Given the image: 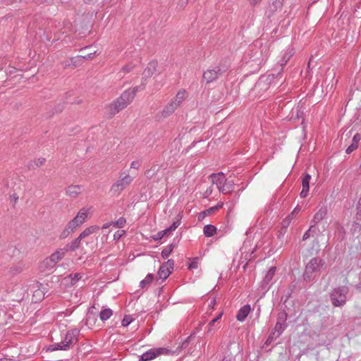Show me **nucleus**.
Here are the masks:
<instances>
[{
    "instance_id": "39",
    "label": "nucleus",
    "mask_w": 361,
    "mask_h": 361,
    "mask_svg": "<svg viewBox=\"0 0 361 361\" xmlns=\"http://www.w3.org/2000/svg\"><path fill=\"white\" fill-rule=\"evenodd\" d=\"M126 223V220L124 217H120L116 221L112 222V225L116 228H121L124 226Z\"/></svg>"
},
{
    "instance_id": "34",
    "label": "nucleus",
    "mask_w": 361,
    "mask_h": 361,
    "mask_svg": "<svg viewBox=\"0 0 361 361\" xmlns=\"http://www.w3.org/2000/svg\"><path fill=\"white\" fill-rule=\"evenodd\" d=\"M74 231L75 230L71 226L69 227V224H68L64 230L61 232L60 238L64 239L67 238L71 233L74 232Z\"/></svg>"
},
{
    "instance_id": "52",
    "label": "nucleus",
    "mask_w": 361,
    "mask_h": 361,
    "mask_svg": "<svg viewBox=\"0 0 361 361\" xmlns=\"http://www.w3.org/2000/svg\"><path fill=\"white\" fill-rule=\"evenodd\" d=\"M95 54H96V51L91 52V53H89L87 54L82 56V58L83 59V61L88 60V59H92L94 56Z\"/></svg>"
},
{
    "instance_id": "27",
    "label": "nucleus",
    "mask_w": 361,
    "mask_h": 361,
    "mask_svg": "<svg viewBox=\"0 0 361 361\" xmlns=\"http://www.w3.org/2000/svg\"><path fill=\"white\" fill-rule=\"evenodd\" d=\"M113 314V311L110 308H104L99 313V318L102 321H106Z\"/></svg>"
},
{
    "instance_id": "29",
    "label": "nucleus",
    "mask_w": 361,
    "mask_h": 361,
    "mask_svg": "<svg viewBox=\"0 0 361 361\" xmlns=\"http://www.w3.org/2000/svg\"><path fill=\"white\" fill-rule=\"evenodd\" d=\"M360 221H355L352 224V226L350 228V232L353 235L360 234L361 233V224H360Z\"/></svg>"
},
{
    "instance_id": "19",
    "label": "nucleus",
    "mask_w": 361,
    "mask_h": 361,
    "mask_svg": "<svg viewBox=\"0 0 361 361\" xmlns=\"http://www.w3.org/2000/svg\"><path fill=\"white\" fill-rule=\"evenodd\" d=\"M360 140H361V134L357 133L356 134L354 135L353 140H352V143L346 149L345 152L347 154H350L354 150H355L358 147V145H359V142Z\"/></svg>"
},
{
    "instance_id": "33",
    "label": "nucleus",
    "mask_w": 361,
    "mask_h": 361,
    "mask_svg": "<svg viewBox=\"0 0 361 361\" xmlns=\"http://www.w3.org/2000/svg\"><path fill=\"white\" fill-rule=\"evenodd\" d=\"M287 327V324H280L279 322H276L275 326L271 330L274 331L276 334H279V336H281L283 331Z\"/></svg>"
},
{
    "instance_id": "50",
    "label": "nucleus",
    "mask_w": 361,
    "mask_h": 361,
    "mask_svg": "<svg viewBox=\"0 0 361 361\" xmlns=\"http://www.w3.org/2000/svg\"><path fill=\"white\" fill-rule=\"evenodd\" d=\"M56 263L52 262V263L51 262H47V258L44 260V262H42V265L46 268V269H51V268H53L54 266H55Z\"/></svg>"
},
{
    "instance_id": "28",
    "label": "nucleus",
    "mask_w": 361,
    "mask_h": 361,
    "mask_svg": "<svg viewBox=\"0 0 361 361\" xmlns=\"http://www.w3.org/2000/svg\"><path fill=\"white\" fill-rule=\"evenodd\" d=\"M336 235L338 240L342 241L345 237V231L343 226L338 224L336 229Z\"/></svg>"
},
{
    "instance_id": "49",
    "label": "nucleus",
    "mask_w": 361,
    "mask_h": 361,
    "mask_svg": "<svg viewBox=\"0 0 361 361\" xmlns=\"http://www.w3.org/2000/svg\"><path fill=\"white\" fill-rule=\"evenodd\" d=\"M145 84L144 83V82H142L140 85L135 87L131 91H130V92H134V97H135L136 94V92L137 91L142 90L145 89Z\"/></svg>"
},
{
    "instance_id": "35",
    "label": "nucleus",
    "mask_w": 361,
    "mask_h": 361,
    "mask_svg": "<svg viewBox=\"0 0 361 361\" xmlns=\"http://www.w3.org/2000/svg\"><path fill=\"white\" fill-rule=\"evenodd\" d=\"M185 98V91H179L176 94L175 99L172 102H176V104L178 106Z\"/></svg>"
},
{
    "instance_id": "4",
    "label": "nucleus",
    "mask_w": 361,
    "mask_h": 361,
    "mask_svg": "<svg viewBox=\"0 0 361 361\" xmlns=\"http://www.w3.org/2000/svg\"><path fill=\"white\" fill-rule=\"evenodd\" d=\"M349 289L345 286L334 288L330 295L332 305L335 307L343 306L346 302V295Z\"/></svg>"
},
{
    "instance_id": "26",
    "label": "nucleus",
    "mask_w": 361,
    "mask_h": 361,
    "mask_svg": "<svg viewBox=\"0 0 361 361\" xmlns=\"http://www.w3.org/2000/svg\"><path fill=\"white\" fill-rule=\"evenodd\" d=\"M154 280V276L152 274H148L146 277L140 282V287L145 288L148 286Z\"/></svg>"
},
{
    "instance_id": "51",
    "label": "nucleus",
    "mask_w": 361,
    "mask_h": 361,
    "mask_svg": "<svg viewBox=\"0 0 361 361\" xmlns=\"http://www.w3.org/2000/svg\"><path fill=\"white\" fill-rule=\"evenodd\" d=\"M163 264H166V268H169L171 271L173 270L174 261L173 259H169L166 262Z\"/></svg>"
},
{
    "instance_id": "3",
    "label": "nucleus",
    "mask_w": 361,
    "mask_h": 361,
    "mask_svg": "<svg viewBox=\"0 0 361 361\" xmlns=\"http://www.w3.org/2000/svg\"><path fill=\"white\" fill-rule=\"evenodd\" d=\"M134 99V92H130V90L125 91L121 97L110 106V116H113L121 110L126 108Z\"/></svg>"
},
{
    "instance_id": "14",
    "label": "nucleus",
    "mask_w": 361,
    "mask_h": 361,
    "mask_svg": "<svg viewBox=\"0 0 361 361\" xmlns=\"http://www.w3.org/2000/svg\"><path fill=\"white\" fill-rule=\"evenodd\" d=\"M283 0H274L271 4L269 5L267 11H266V15L268 17L272 16L275 11H276L279 8H281L283 6Z\"/></svg>"
},
{
    "instance_id": "32",
    "label": "nucleus",
    "mask_w": 361,
    "mask_h": 361,
    "mask_svg": "<svg viewBox=\"0 0 361 361\" xmlns=\"http://www.w3.org/2000/svg\"><path fill=\"white\" fill-rule=\"evenodd\" d=\"M280 336H279V334H276L272 330L271 331L270 334H269L265 343L264 345L269 346L271 344V343L275 341L277 338H279Z\"/></svg>"
},
{
    "instance_id": "9",
    "label": "nucleus",
    "mask_w": 361,
    "mask_h": 361,
    "mask_svg": "<svg viewBox=\"0 0 361 361\" xmlns=\"http://www.w3.org/2000/svg\"><path fill=\"white\" fill-rule=\"evenodd\" d=\"M87 211L88 209L82 208L76 216L68 223L69 227L71 226L75 230L78 227L81 226L87 217Z\"/></svg>"
},
{
    "instance_id": "1",
    "label": "nucleus",
    "mask_w": 361,
    "mask_h": 361,
    "mask_svg": "<svg viewBox=\"0 0 361 361\" xmlns=\"http://www.w3.org/2000/svg\"><path fill=\"white\" fill-rule=\"evenodd\" d=\"M269 52V49L266 44H263L260 41H255L250 46L248 55L251 61L259 66L267 60Z\"/></svg>"
},
{
    "instance_id": "41",
    "label": "nucleus",
    "mask_w": 361,
    "mask_h": 361,
    "mask_svg": "<svg viewBox=\"0 0 361 361\" xmlns=\"http://www.w3.org/2000/svg\"><path fill=\"white\" fill-rule=\"evenodd\" d=\"M71 62H72L73 66H78L82 64L84 62V61H83V59L82 58V56H77L71 59Z\"/></svg>"
},
{
    "instance_id": "10",
    "label": "nucleus",
    "mask_w": 361,
    "mask_h": 361,
    "mask_svg": "<svg viewBox=\"0 0 361 361\" xmlns=\"http://www.w3.org/2000/svg\"><path fill=\"white\" fill-rule=\"evenodd\" d=\"M66 252L68 251L66 250L65 247L57 250L55 252L51 255L49 257L47 258V262H49L52 263V262H54L56 264L63 259Z\"/></svg>"
},
{
    "instance_id": "22",
    "label": "nucleus",
    "mask_w": 361,
    "mask_h": 361,
    "mask_svg": "<svg viewBox=\"0 0 361 361\" xmlns=\"http://www.w3.org/2000/svg\"><path fill=\"white\" fill-rule=\"evenodd\" d=\"M327 214V208L322 207L319 211L314 214L312 223L318 224L322 221Z\"/></svg>"
},
{
    "instance_id": "30",
    "label": "nucleus",
    "mask_w": 361,
    "mask_h": 361,
    "mask_svg": "<svg viewBox=\"0 0 361 361\" xmlns=\"http://www.w3.org/2000/svg\"><path fill=\"white\" fill-rule=\"evenodd\" d=\"M176 247L174 243H171L166 247L161 252V255L164 259H166L172 252L173 250Z\"/></svg>"
},
{
    "instance_id": "54",
    "label": "nucleus",
    "mask_w": 361,
    "mask_h": 361,
    "mask_svg": "<svg viewBox=\"0 0 361 361\" xmlns=\"http://www.w3.org/2000/svg\"><path fill=\"white\" fill-rule=\"evenodd\" d=\"M63 104H59L57 106H55L54 108V112L55 113H60L63 111Z\"/></svg>"
},
{
    "instance_id": "44",
    "label": "nucleus",
    "mask_w": 361,
    "mask_h": 361,
    "mask_svg": "<svg viewBox=\"0 0 361 361\" xmlns=\"http://www.w3.org/2000/svg\"><path fill=\"white\" fill-rule=\"evenodd\" d=\"M198 257H194L192 259H190L191 260V262L188 265L189 269H197L198 267Z\"/></svg>"
},
{
    "instance_id": "60",
    "label": "nucleus",
    "mask_w": 361,
    "mask_h": 361,
    "mask_svg": "<svg viewBox=\"0 0 361 361\" xmlns=\"http://www.w3.org/2000/svg\"><path fill=\"white\" fill-rule=\"evenodd\" d=\"M262 0H248L250 4L252 6H255L257 4H259L261 2Z\"/></svg>"
},
{
    "instance_id": "2",
    "label": "nucleus",
    "mask_w": 361,
    "mask_h": 361,
    "mask_svg": "<svg viewBox=\"0 0 361 361\" xmlns=\"http://www.w3.org/2000/svg\"><path fill=\"white\" fill-rule=\"evenodd\" d=\"M325 265V261L319 257H313L306 264L305 269L302 275L304 281L312 282L316 278V274Z\"/></svg>"
},
{
    "instance_id": "53",
    "label": "nucleus",
    "mask_w": 361,
    "mask_h": 361,
    "mask_svg": "<svg viewBox=\"0 0 361 361\" xmlns=\"http://www.w3.org/2000/svg\"><path fill=\"white\" fill-rule=\"evenodd\" d=\"M312 231V228H309L307 231H305V233H304V235L302 236V240H307L312 235V234H311Z\"/></svg>"
},
{
    "instance_id": "55",
    "label": "nucleus",
    "mask_w": 361,
    "mask_h": 361,
    "mask_svg": "<svg viewBox=\"0 0 361 361\" xmlns=\"http://www.w3.org/2000/svg\"><path fill=\"white\" fill-rule=\"evenodd\" d=\"M310 189L302 188V191L300 193V196L302 198H305L307 197Z\"/></svg>"
},
{
    "instance_id": "24",
    "label": "nucleus",
    "mask_w": 361,
    "mask_h": 361,
    "mask_svg": "<svg viewBox=\"0 0 361 361\" xmlns=\"http://www.w3.org/2000/svg\"><path fill=\"white\" fill-rule=\"evenodd\" d=\"M216 227L212 224H207L204 226L203 232L206 237H212L216 233Z\"/></svg>"
},
{
    "instance_id": "5",
    "label": "nucleus",
    "mask_w": 361,
    "mask_h": 361,
    "mask_svg": "<svg viewBox=\"0 0 361 361\" xmlns=\"http://www.w3.org/2000/svg\"><path fill=\"white\" fill-rule=\"evenodd\" d=\"M79 334L80 330L78 329H73L67 331L64 339L61 342L63 346L64 350L72 348L73 345L77 343Z\"/></svg>"
},
{
    "instance_id": "15",
    "label": "nucleus",
    "mask_w": 361,
    "mask_h": 361,
    "mask_svg": "<svg viewBox=\"0 0 361 361\" xmlns=\"http://www.w3.org/2000/svg\"><path fill=\"white\" fill-rule=\"evenodd\" d=\"M251 310V307L250 305H245L242 307L238 312L236 314V319L239 322H243L247 318L248 314Z\"/></svg>"
},
{
    "instance_id": "6",
    "label": "nucleus",
    "mask_w": 361,
    "mask_h": 361,
    "mask_svg": "<svg viewBox=\"0 0 361 361\" xmlns=\"http://www.w3.org/2000/svg\"><path fill=\"white\" fill-rule=\"evenodd\" d=\"M171 350L166 348H154L143 353L140 357V361H150L159 355H169L171 353Z\"/></svg>"
},
{
    "instance_id": "61",
    "label": "nucleus",
    "mask_w": 361,
    "mask_h": 361,
    "mask_svg": "<svg viewBox=\"0 0 361 361\" xmlns=\"http://www.w3.org/2000/svg\"><path fill=\"white\" fill-rule=\"evenodd\" d=\"M300 209L301 208L300 206L298 205L297 207H295L293 212L289 215V217L293 216L296 213H298L300 211Z\"/></svg>"
},
{
    "instance_id": "21",
    "label": "nucleus",
    "mask_w": 361,
    "mask_h": 361,
    "mask_svg": "<svg viewBox=\"0 0 361 361\" xmlns=\"http://www.w3.org/2000/svg\"><path fill=\"white\" fill-rule=\"evenodd\" d=\"M234 185L233 180L225 179V182L223 183L221 187L219 188V191L223 194L231 193L233 190Z\"/></svg>"
},
{
    "instance_id": "37",
    "label": "nucleus",
    "mask_w": 361,
    "mask_h": 361,
    "mask_svg": "<svg viewBox=\"0 0 361 361\" xmlns=\"http://www.w3.org/2000/svg\"><path fill=\"white\" fill-rule=\"evenodd\" d=\"M311 179V176L308 173H305L304 177L302 179V188L310 189V181Z\"/></svg>"
},
{
    "instance_id": "20",
    "label": "nucleus",
    "mask_w": 361,
    "mask_h": 361,
    "mask_svg": "<svg viewBox=\"0 0 361 361\" xmlns=\"http://www.w3.org/2000/svg\"><path fill=\"white\" fill-rule=\"evenodd\" d=\"M82 185H71L66 188V195L71 197H75L81 193Z\"/></svg>"
},
{
    "instance_id": "7",
    "label": "nucleus",
    "mask_w": 361,
    "mask_h": 361,
    "mask_svg": "<svg viewBox=\"0 0 361 361\" xmlns=\"http://www.w3.org/2000/svg\"><path fill=\"white\" fill-rule=\"evenodd\" d=\"M228 69L227 66H218L213 68H209L203 73V78L207 83L212 82L216 80L219 75Z\"/></svg>"
},
{
    "instance_id": "17",
    "label": "nucleus",
    "mask_w": 361,
    "mask_h": 361,
    "mask_svg": "<svg viewBox=\"0 0 361 361\" xmlns=\"http://www.w3.org/2000/svg\"><path fill=\"white\" fill-rule=\"evenodd\" d=\"M276 267H271L269 271H267V274L265 275L264 278L262 280V286L263 288H267L269 283L271 281L275 272H276Z\"/></svg>"
},
{
    "instance_id": "38",
    "label": "nucleus",
    "mask_w": 361,
    "mask_h": 361,
    "mask_svg": "<svg viewBox=\"0 0 361 361\" xmlns=\"http://www.w3.org/2000/svg\"><path fill=\"white\" fill-rule=\"evenodd\" d=\"M59 350H64L63 346L62 345L61 342L60 343H54L53 345H50L47 348V351L52 352V351Z\"/></svg>"
},
{
    "instance_id": "64",
    "label": "nucleus",
    "mask_w": 361,
    "mask_h": 361,
    "mask_svg": "<svg viewBox=\"0 0 361 361\" xmlns=\"http://www.w3.org/2000/svg\"><path fill=\"white\" fill-rule=\"evenodd\" d=\"M235 359L232 357H225L222 359L221 361H234Z\"/></svg>"
},
{
    "instance_id": "47",
    "label": "nucleus",
    "mask_w": 361,
    "mask_h": 361,
    "mask_svg": "<svg viewBox=\"0 0 361 361\" xmlns=\"http://www.w3.org/2000/svg\"><path fill=\"white\" fill-rule=\"evenodd\" d=\"M291 56H292V54H288V53H286V54H284L283 59L281 61V66L282 67L286 66V63L288 61V60L290 59Z\"/></svg>"
},
{
    "instance_id": "57",
    "label": "nucleus",
    "mask_w": 361,
    "mask_h": 361,
    "mask_svg": "<svg viewBox=\"0 0 361 361\" xmlns=\"http://www.w3.org/2000/svg\"><path fill=\"white\" fill-rule=\"evenodd\" d=\"M188 4V0H180L178 6L180 8H184Z\"/></svg>"
},
{
    "instance_id": "46",
    "label": "nucleus",
    "mask_w": 361,
    "mask_h": 361,
    "mask_svg": "<svg viewBox=\"0 0 361 361\" xmlns=\"http://www.w3.org/2000/svg\"><path fill=\"white\" fill-rule=\"evenodd\" d=\"M180 219H178L177 221H173V224H171V226L166 228L167 231H169V233L173 231H175L176 228L180 225Z\"/></svg>"
},
{
    "instance_id": "63",
    "label": "nucleus",
    "mask_w": 361,
    "mask_h": 361,
    "mask_svg": "<svg viewBox=\"0 0 361 361\" xmlns=\"http://www.w3.org/2000/svg\"><path fill=\"white\" fill-rule=\"evenodd\" d=\"M213 326H214V324H212V320H211L208 324V330H207L208 334L212 331Z\"/></svg>"
},
{
    "instance_id": "11",
    "label": "nucleus",
    "mask_w": 361,
    "mask_h": 361,
    "mask_svg": "<svg viewBox=\"0 0 361 361\" xmlns=\"http://www.w3.org/2000/svg\"><path fill=\"white\" fill-rule=\"evenodd\" d=\"M157 65L158 63L157 61H150L143 72L144 77L142 78V80L150 78L156 71H157Z\"/></svg>"
},
{
    "instance_id": "43",
    "label": "nucleus",
    "mask_w": 361,
    "mask_h": 361,
    "mask_svg": "<svg viewBox=\"0 0 361 361\" xmlns=\"http://www.w3.org/2000/svg\"><path fill=\"white\" fill-rule=\"evenodd\" d=\"M195 338V336H193V335H190V336H188L181 344V348L183 349H185L188 347L189 344L190 343V342L194 340Z\"/></svg>"
},
{
    "instance_id": "16",
    "label": "nucleus",
    "mask_w": 361,
    "mask_h": 361,
    "mask_svg": "<svg viewBox=\"0 0 361 361\" xmlns=\"http://www.w3.org/2000/svg\"><path fill=\"white\" fill-rule=\"evenodd\" d=\"M223 207V203H219L217 205L209 207L207 209L200 212L198 215V220L202 221L205 216L210 215L211 214L218 211Z\"/></svg>"
},
{
    "instance_id": "59",
    "label": "nucleus",
    "mask_w": 361,
    "mask_h": 361,
    "mask_svg": "<svg viewBox=\"0 0 361 361\" xmlns=\"http://www.w3.org/2000/svg\"><path fill=\"white\" fill-rule=\"evenodd\" d=\"M132 69H133V66L130 65L124 66L122 68V70L127 73L130 72Z\"/></svg>"
},
{
    "instance_id": "12",
    "label": "nucleus",
    "mask_w": 361,
    "mask_h": 361,
    "mask_svg": "<svg viewBox=\"0 0 361 361\" xmlns=\"http://www.w3.org/2000/svg\"><path fill=\"white\" fill-rule=\"evenodd\" d=\"M171 272L169 268H166V264H161L157 273L158 276L156 278V282L161 284V283H159V280L164 281L169 276Z\"/></svg>"
},
{
    "instance_id": "13",
    "label": "nucleus",
    "mask_w": 361,
    "mask_h": 361,
    "mask_svg": "<svg viewBox=\"0 0 361 361\" xmlns=\"http://www.w3.org/2000/svg\"><path fill=\"white\" fill-rule=\"evenodd\" d=\"M209 178L211 179L213 184H216L218 189L221 187L224 182H225V175L223 172H219L218 173H212L209 176Z\"/></svg>"
},
{
    "instance_id": "56",
    "label": "nucleus",
    "mask_w": 361,
    "mask_h": 361,
    "mask_svg": "<svg viewBox=\"0 0 361 361\" xmlns=\"http://www.w3.org/2000/svg\"><path fill=\"white\" fill-rule=\"evenodd\" d=\"M44 162H45V159L44 158H39L35 161V164H36L37 166H39L43 165Z\"/></svg>"
},
{
    "instance_id": "31",
    "label": "nucleus",
    "mask_w": 361,
    "mask_h": 361,
    "mask_svg": "<svg viewBox=\"0 0 361 361\" xmlns=\"http://www.w3.org/2000/svg\"><path fill=\"white\" fill-rule=\"evenodd\" d=\"M287 319H288V314L284 310H283L278 313L276 322H279L280 324H286Z\"/></svg>"
},
{
    "instance_id": "36",
    "label": "nucleus",
    "mask_w": 361,
    "mask_h": 361,
    "mask_svg": "<svg viewBox=\"0 0 361 361\" xmlns=\"http://www.w3.org/2000/svg\"><path fill=\"white\" fill-rule=\"evenodd\" d=\"M169 231H167V229H164L163 231H159L155 235H152V238L154 241H158L162 239L167 233H169Z\"/></svg>"
},
{
    "instance_id": "48",
    "label": "nucleus",
    "mask_w": 361,
    "mask_h": 361,
    "mask_svg": "<svg viewBox=\"0 0 361 361\" xmlns=\"http://www.w3.org/2000/svg\"><path fill=\"white\" fill-rule=\"evenodd\" d=\"M125 233L126 231L123 230L117 231L114 235V240H118Z\"/></svg>"
},
{
    "instance_id": "42",
    "label": "nucleus",
    "mask_w": 361,
    "mask_h": 361,
    "mask_svg": "<svg viewBox=\"0 0 361 361\" xmlns=\"http://www.w3.org/2000/svg\"><path fill=\"white\" fill-rule=\"evenodd\" d=\"M69 277L71 279V284L75 285L82 278V275L80 273H75L70 274Z\"/></svg>"
},
{
    "instance_id": "58",
    "label": "nucleus",
    "mask_w": 361,
    "mask_h": 361,
    "mask_svg": "<svg viewBox=\"0 0 361 361\" xmlns=\"http://www.w3.org/2000/svg\"><path fill=\"white\" fill-rule=\"evenodd\" d=\"M140 167V164L138 161H133L130 164V168L137 169Z\"/></svg>"
},
{
    "instance_id": "8",
    "label": "nucleus",
    "mask_w": 361,
    "mask_h": 361,
    "mask_svg": "<svg viewBox=\"0 0 361 361\" xmlns=\"http://www.w3.org/2000/svg\"><path fill=\"white\" fill-rule=\"evenodd\" d=\"M133 180V178L128 174H126L124 176L121 174L118 180L112 185L111 189L114 191H121L130 185Z\"/></svg>"
},
{
    "instance_id": "25",
    "label": "nucleus",
    "mask_w": 361,
    "mask_h": 361,
    "mask_svg": "<svg viewBox=\"0 0 361 361\" xmlns=\"http://www.w3.org/2000/svg\"><path fill=\"white\" fill-rule=\"evenodd\" d=\"M99 229V227L97 226H92L89 228H87L85 229L80 234V238H85L87 236L90 235V234L97 231Z\"/></svg>"
},
{
    "instance_id": "45",
    "label": "nucleus",
    "mask_w": 361,
    "mask_h": 361,
    "mask_svg": "<svg viewBox=\"0 0 361 361\" xmlns=\"http://www.w3.org/2000/svg\"><path fill=\"white\" fill-rule=\"evenodd\" d=\"M133 319L130 316L126 315L121 321V324L123 326H128L133 322Z\"/></svg>"
},
{
    "instance_id": "23",
    "label": "nucleus",
    "mask_w": 361,
    "mask_h": 361,
    "mask_svg": "<svg viewBox=\"0 0 361 361\" xmlns=\"http://www.w3.org/2000/svg\"><path fill=\"white\" fill-rule=\"evenodd\" d=\"M82 239V238H80V235H79L78 238H76L75 240H73L71 243L67 244L66 245V247H64L66 248V250H67V251L76 250L79 247Z\"/></svg>"
},
{
    "instance_id": "62",
    "label": "nucleus",
    "mask_w": 361,
    "mask_h": 361,
    "mask_svg": "<svg viewBox=\"0 0 361 361\" xmlns=\"http://www.w3.org/2000/svg\"><path fill=\"white\" fill-rule=\"evenodd\" d=\"M222 316V312L219 313L216 317L212 319V324H215Z\"/></svg>"
},
{
    "instance_id": "40",
    "label": "nucleus",
    "mask_w": 361,
    "mask_h": 361,
    "mask_svg": "<svg viewBox=\"0 0 361 361\" xmlns=\"http://www.w3.org/2000/svg\"><path fill=\"white\" fill-rule=\"evenodd\" d=\"M317 224L312 223L310 227L309 228H312V231L311 232V234L312 236L316 235L317 233H322L324 231V228L323 227L322 230H320L318 227H317Z\"/></svg>"
},
{
    "instance_id": "18",
    "label": "nucleus",
    "mask_w": 361,
    "mask_h": 361,
    "mask_svg": "<svg viewBox=\"0 0 361 361\" xmlns=\"http://www.w3.org/2000/svg\"><path fill=\"white\" fill-rule=\"evenodd\" d=\"M178 106L176 104V102H171L169 103L161 112V116L164 118L169 117L171 115L175 110L177 109Z\"/></svg>"
}]
</instances>
